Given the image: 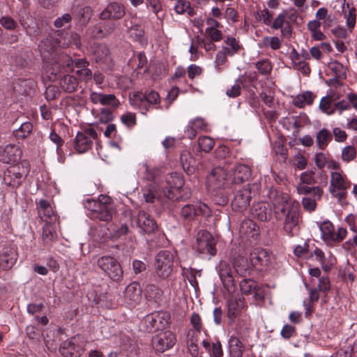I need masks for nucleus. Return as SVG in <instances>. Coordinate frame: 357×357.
Segmentation results:
<instances>
[{"instance_id":"obj_1","label":"nucleus","mask_w":357,"mask_h":357,"mask_svg":"<svg viewBox=\"0 0 357 357\" xmlns=\"http://www.w3.org/2000/svg\"><path fill=\"white\" fill-rule=\"evenodd\" d=\"M273 213L277 220L283 222V229L290 236L298 234L299 231L300 211L297 204L289 201V196L275 191L270 196Z\"/></svg>"},{"instance_id":"obj_2","label":"nucleus","mask_w":357,"mask_h":357,"mask_svg":"<svg viewBox=\"0 0 357 357\" xmlns=\"http://www.w3.org/2000/svg\"><path fill=\"white\" fill-rule=\"evenodd\" d=\"M96 264L112 281L119 282L123 280V271L116 258L105 255L97 259Z\"/></svg>"},{"instance_id":"obj_3","label":"nucleus","mask_w":357,"mask_h":357,"mask_svg":"<svg viewBox=\"0 0 357 357\" xmlns=\"http://www.w3.org/2000/svg\"><path fill=\"white\" fill-rule=\"evenodd\" d=\"M230 184V177L227 176V170L221 167L213 168L206 178V188L211 192L226 189Z\"/></svg>"},{"instance_id":"obj_4","label":"nucleus","mask_w":357,"mask_h":357,"mask_svg":"<svg viewBox=\"0 0 357 357\" xmlns=\"http://www.w3.org/2000/svg\"><path fill=\"white\" fill-rule=\"evenodd\" d=\"M174 263V256L169 250L159 252L155 257V271L158 277L162 279L168 278L172 271Z\"/></svg>"},{"instance_id":"obj_5","label":"nucleus","mask_w":357,"mask_h":357,"mask_svg":"<svg viewBox=\"0 0 357 357\" xmlns=\"http://www.w3.org/2000/svg\"><path fill=\"white\" fill-rule=\"evenodd\" d=\"M351 183L342 172H333L331 174L329 192L339 202L345 199L347 190L350 188Z\"/></svg>"},{"instance_id":"obj_6","label":"nucleus","mask_w":357,"mask_h":357,"mask_svg":"<svg viewBox=\"0 0 357 357\" xmlns=\"http://www.w3.org/2000/svg\"><path fill=\"white\" fill-rule=\"evenodd\" d=\"M184 184V180L180 174L173 172L165 177L161 183L162 194L172 200H178L180 190Z\"/></svg>"},{"instance_id":"obj_7","label":"nucleus","mask_w":357,"mask_h":357,"mask_svg":"<svg viewBox=\"0 0 357 357\" xmlns=\"http://www.w3.org/2000/svg\"><path fill=\"white\" fill-rule=\"evenodd\" d=\"M131 104L138 107L142 114H146L149 111L151 105H156L160 102V96L154 91H146L144 93L137 92L130 98Z\"/></svg>"},{"instance_id":"obj_8","label":"nucleus","mask_w":357,"mask_h":357,"mask_svg":"<svg viewBox=\"0 0 357 357\" xmlns=\"http://www.w3.org/2000/svg\"><path fill=\"white\" fill-rule=\"evenodd\" d=\"M216 241L213 236L206 230H200L197 234L195 249L199 254H207L213 256L216 254Z\"/></svg>"},{"instance_id":"obj_9","label":"nucleus","mask_w":357,"mask_h":357,"mask_svg":"<svg viewBox=\"0 0 357 357\" xmlns=\"http://www.w3.org/2000/svg\"><path fill=\"white\" fill-rule=\"evenodd\" d=\"M28 171L24 166L19 164L12 165L6 169L3 173L4 183L13 188L19 187Z\"/></svg>"},{"instance_id":"obj_10","label":"nucleus","mask_w":357,"mask_h":357,"mask_svg":"<svg viewBox=\"0 0 357 357\" xmlns=\"http://www.w3.org/2000/svg\"><path fill=\"white\" fill-rule=\"evenodd\" d=\"M181 218L185 221H192L197 216H208L211 214L209 207L202 202H197L195 204L184 205L180 212Z\"/></svg>"},{"instance_id":"obj_11","label":"nucleus","mask_w":357,"mask_h":357,"mask_svg":"<svg viewBox=\"0 0 357 357\" xmlns=\"http://www.w3.org/2000/svg\"><path fill=\"white\" fill-rule=\"evenodd\" d=\"M250 260L253 267L263 271L271 264L273 256L266 249L255 248L250 254Z\"/></svg>"},{"instance_id":"obj_12","label":"nucleus","mask_w":357,"mask_h":357,"mask_svg":"<svg viewBox=\"0 0 357 357\" xmlns=\"http://www.w3.org/2000/svg\"><path fill=\"white\" fill-rule=\"evenodd\" d=\"M176 335L170 331H162L152 339V345L155 352L163 353L176 344Z\"/></svg>"},{"instance_id":"obj_13","label":"nucleus","mask_w":357,"mask_h":357,"mask_svg":"<svg viewBox=\"0 0 357 357\" xmlns=\"http://www.w3.org/2000/svg\"><path fill=\"white\" fill-rule=\"evenodd\" d=\"M322 238L325 241L339 243L343 241L347 235V229L339 227L337 232L335 231L334 226L330 221H324L320 225Z\"/></svg>"},{"instance_id":"obj_14","label":"nucleus","mask_w":357,"mask_h":357,"mask_svg":"<svg viewBox=\"0 0 357 357\" xmlns=\"http://www.w3.org/2000/svg\"><path fill=\"white\" fill-rule=\"evenodd\" d=\"M125 15L126 9L123 4L118 2H112L100 13L99 18L102 20H119L122 19Z\"/></svg>"},{"instance_id":"obj_15","label":"nucleus","mask_w":357,"mask_h":357,"mask_svg":"<svg viewBox=\"0 0 357 357\" xmlns=\"http://www.w3.org/2000/svg\"><path fill=\"white\" fill-rule=\"evenodd\" d=\"M137 226L148 234H153L158 229V226L155 219L144 211H139L135 218Z\"/></svg>"},{"instance_id":"obj_16","label":"nucleus","mask_w":357,"mask_h":357,"mask_svg":"<svg viewBox=\"0 0 357 357\" xmlns=\"http://www.w3.org/2000/svg\"><path fill=\"white\" fill-rule=\"evenodd\" d=\"M100 197H102L104 200L102 201L101 204L97 208V211L94 213L92 218L109 222L112 219L113 215L115 213V209L112 204V199L102 195H100Z\"/></svg>"},{"instance_id":"obj_17","label":"nucleus","mask_w":357,"mask_h":357,"mask_svg":"<svg viewBox=\"0 0 357 357\" xmlns=\"http://www.w3.org/2000/svg\"><path fill=\"white\" fill-rule=\"evenodd\" d=\"M251 200V191L248 188L238 190L231 202L232 210L243 213L250 204Z\"/></svg>"},{"instance_id":"obj_18","label":"nucleus","mask_w":357,"mask_h":357,"mask_svg":"<svg viewBox=\"0 0 357 357\" xmlns=\"http://www.w3.org/2000/svg\"><path fill=\"white\" fill-rule=\"evenodd\" d=\"M22 153L19 146L8 144L4 147H0V161L8 164L15 163L20 160Z\"/></svg>"},{"instance_id":"obj_19","label":"nucleus","mask_w":357,"mask_h":357,"mask_svg":"<svg viewBox=\"0 0 357 357\" xmlns=\"http://www.w3.org/2000/svg\"><path fill=\"white\" fill-rule=\"evenodd\" d=\"M231 184H239L248 181L251 176V169L248 165L238 164L229 170Z\"/></svg>"},{"instance_id":"obj_20","label":"nucleus","mask_w":357,"mask_h":357,"mask_svg":"<svg viewBox=\"0 0 357 357\" xmlns=\"http://www.w3.org/2000/svg\"><path fill=\"white\" fill-rule=\"evenodd\" d=\"M219 275L224 287L229 294H233L236 291V284L232 271L229 264L222 263L219 270Z\"/></svg>"},{"instance_id":"obj_21","label":"nucleus","mask_w":357,"mask_h":357,"mask_svg":"<svg viewBox=\"0 0 357 357\" xmlns=\"http://www.w3.org/2000/svg\"><path fill=\"white\" fill-rule=\"evenodd\" d=\"M83 350L82 347L76 343L75 337L63 342L59 348V351L63 357H79Z\"/></svg>"},{"instance_id":"obj_22","label":"nucleus","mask_w":357,"mask_h":357,"mask_svg":"<svg viewBox=\"0 0 357 357\" xmlns=\"http://www.w3.org/2000/svg\"><path fill=\"white\" fill-rule=\"evenodd\" d=\"M253 217L261 222L269 220L272 215V208L267 202H260L255 203L251 208Z\"/></svg>"},{"instance_id":"obj_23","label":"nucleus","mask_w":357,"mask_h":357,"mask_svg":"<svg viewBox=\"0 0 357 357\" xmlns=\"http://www.w3.org/2000/svg\"><path fill=\"white\" fill-rule=\"evenodd\" d=\"M142 290L139 282L129 284L124 291V299L130 305L137 304L142 299Z\"/></svg>"},{"instance_id":"obj_24","label":"nucleus","mask_w":357,"mask_h":357,"mask_svg":"<svg viewBox=\"0 0 357 357\" xmlns=\"http://www.w3.org/2000/svg\"><path fill=\"white\" fill-rule=\"evenodd\" d=\"M94 59L100 65L109 66L112 58L108 47L104 43H98L93 47Z\"/></svg>"},{"instance_id":"obj_25","label":"nucleus","mask_w":357,"mask_h":357,"mask_svg":"<svg viewBox=\"0 0 357 357\" xmlns=\"http://www.w3.org/2000/svg\"><path fill=\"white\" fill-rule=\"evenodd\" d=\"M116 29V24L111 21L96 24L92 30L95 38H103L110 36Z\"/></svg>"},{"instance_id":"obj_26","label":"nucleus","mask_w":357,"mask_h":357,"mask_svg":"<svg viewBox=\"0 0 357 357\" xmlns=\"http://www.w3.org/2000/svg\"><path fill=\"white\" fill-rule=\"evenodd\" d=\"M37 206L39 215L46 223H52L56 220V215L47 200L40 199Z\"/></svg>"},{"instance_id":"obj_27","label":"nucleus","mask_w":357,"mask_h":357,"mask_svg":"<svg viewBox=\"0 0 357 357\" xmlns=\"http://www.w3.org/2000/svg\"><path fill=\"white\" fill-rule=\"evenodd\" d=\"M228 317L230 319L236 317L245 306L244 298L231 296L228 299Z\"/></svg>"},{"instance_id":"obj_28","label":"nucleus","mask_w":357,"mask_h":357,"mask_svg":"<svg viewBox=\"0 0 357 357\" xmlns=\"http://www.w3.org/2000/svg\"><path fill=\"white\" fill-rule=\"evenodd\" d=\"M56 44L55 39L50 36L40 42L38 49L44 59H49L50 56L53 54L55 51Z\"/></svg>"},{"instance_id":"obj_29","label":"nucleus","mask_w":357,"mask_h":357,"mask_svg":"<svg viewBox=\"0 0 357 357\" xmlns=\"http://www.w3.org/2000/svg\"><path fill=\"white\" fill-rule=\"evenodd\" d=\"M314 172H305L301 174V180L302 181L301 184H315L319 183V186L325 187L328 184V176L324 172H321L319 173V178L320 181L318 182L315 181L314 177L313 176Z\"/></svg>"},{"instance_id":"obj_30","label":"nucleus","mask_w":357,"mask_h":357,"mask_svg":"<svg viewBox=\"0 0 357 357\" xmlns=\"http://www.w3.org/2000/svg\"><path fill=\"white\" fill-rule=\"evenodd\" d=\"M234 268L236 273L241 277L250 275L252 271V264H250L248 259L243 256H237L233 261Z\"/></svg>"},{"instance_id":"obj_31","label":"nucleus","mask_w":357,"mask_h":357,"mask_svg":"<svg viewBox=\"0 0 357 357\" xmlns=\"http://www.w3.org/2000/svg\"><path fill=\"white\" fill-rule=\"evenodd\" d=\"M162 190L161 191L155 183L148 184L143 190V197L147 203H154L155 199H160Z\"/></svg>"},{"instance_id":"obj_32","label":"nucleus","mask_w":357,"mask_h":357,"mask_svg":"<svg viewBox=\"0 0 357 357\" xmlns=\"http://www.w3.org/2000/svg\"><path fill=\"white\" fill-rule=\"evenodd\" d=\"M92 145L91 139L84 132H78L75 139V149L79 153L87 151Z\"/></svg>"},{"instance_id":"obj_33","label":"nucleus","mask_w":357,"mask_h":357,"mask_svg":"<svg viewBox=\"0 0 357 357\" xmlns=\"http://www.w3.org/2000/svg\"><path fill=\"white\" fill-rule=\"evenodd\" d=\"M57 234L54 226L51 223H46L43 227L42 238L43 245L46 247L51 246L56 240Z\"/></svg>"},{"instance_id":"obj_34","label":"nucleus","mask_w":357,"mask_h":357,"mask_svg":"<svg viewBox=\"0 0 357 357\" xmlns=\"http://www.w3.org/2000/svg\"><path fill=\"white\" fill-rule=\"evenodd\" d=\"M180 160L183 169L188 174H191L195 169V160L188 151H183L180 155Z\"/></svg>"},{"instance_id":"obj_35","label":"nucleus","mask_w":357,"mask_h":357,"mask_svg":"<svg viewBox=\"0 0 357 357\" xmlns=\"http://www.w3.org/2000/svg\"><path fill=\"white\" fill-rule=\"evenodd\" d=\"M79 82L75 77L73 75H64L60 79V86L61 89L66 93L75 92L78 86Z\"/></svg>"},{"instance_id":"obj_36","label":"nucleus","mask_w":357,"mask_h":357,"mask_svg":"<svg viewBox=\"0 0 357 357\" xmlns=\"http://www.w3.org/2000/svg\"><path fill=\"white\" fill-rule=\"evenodd\" d=\"M229 349L231 357H242L245 350L243 344L235 336L229 338Z\"/></svg>"},{"instance_id":"obj_37","label":"nucleus","mask_w":357,"mask_h":357,"mask_svg":"<svg viewBox=\"0 0 357 357\" xmlns=\"http://www.w3.org/2000/svg\"><path fill=\"white\" fill-rule=\"evenodd\" d=\"M332 139V133L326 128H322L316 135V142L318 148L321 150H324Z\"/></svg>"},{"instance_id":"obj_38","label":"nucleus","mask_w":357,"mask_h":357,"mask_svg":"<svg viewBox=\"0 0 357 357\" xmlns=\"http://www.w3.org/2000/svg\"><path fill=\"white\" fill-rule=\"evenodd\" d=\"M321 186L310 187L304 184H299L297 187V191L300 195H309L321 199L324 192Z\"/></svg>"},{"instance_id":"obj_39","label":"nucleus","mask_w":357,"mask_h":357,"mask_svg":"<svg viewBox=\"0 0 357 357\" xmlns=\"http://www.w3.org/2000/svg\"><path fill=\"white\" fill-rule=\"evenodd\" d=\"M257 229L258 227L253 220L245 219L240 225L239 231L242 234L253 237L257 235Z\"/></svg>"},{"instance_id":"obj_40","label":"nucleus","mask_w":357,"mask_h":357,"mask_svg":"<svg viewBox=\"0 0 357 357\" xmlns=\"http://www.w3.org/2000/svg\"><path fill=\"white\" fill-rule=\"evenodd\" d=\"M314 95L310 91H306L303 94L296 96L293 99V104L299 108L304 107L306 105H310L312 104L314 98Z\"/></svg>"},{"instance_id":"obj_41","label":"nucleus","mask_w":357,"mask_h":357,"mask_svg":"<svg viewBox=\"0 0 357 357\" xmlns=\"http://www.w3.org/2000/svg\"><path fill=\"white\" fill-rule=\"evenodd\" d=\"M199 151H202L205 153L210 152L215 145V142L213 138L208 136H201L197 140Z\"/></svg>"},{"instance_id":"obj_42","label":"nucleus","mask_w":357,"mask_h":357,"mask_svg":"<svg viewBox=\"0 0 357 357\" xmlns=\"http://www.w3.org/2000/svg\"><path fill=\"white\" fill-rule=\"evenodd\" d=\"M156 320L155 312L148 314L144 318L143 324L147 333H153L158 331Z\"/></svg>"},{"instance_id":"obj_43","label":"nucleus","mask_w":357,"mask_h":357,"mask_svg":"<svg viewBox=\"0 0 357 357\" xmlns=\"http://www.w3.org/2000/svg\"><path fill=\"white\" fill-rule=\"evenodd\" d=\"M328 66L335 73L336 77L346 78L347 68L337 61L330 62Z\"/></svg>"},{"instance_id":"obj_44","label":"nucleus","mask_w":357,"mask_h":357,"mask_svg":"<svg viewBox=\"0 0 357 357\" xmlns=\"http://www.w3.org/2000/svg\"><path fill=\"white\" fill-rule=\"evenodd\" d=\"M241 291L244 294H250L257 291V285L256 282L251 279H243L240 282Z\"/></svg>"},{"instance_id":"obj_45","label":"nucleus","mask_w":357,"mask_h":357,"mask_svg":"<svg viewBox=\"0 0 357 357\" xmlns=\"http://www.w3.org/2000/svg\"><path fill=\"white\" fill-rule=\"evenodd\" d=\"M15 262L13 256L5 252L0 254V270H8L13 267Z\"/></svg>"},{"instance_id":"obj_46","label":"nucleus","mask_w":357,"mask_h":357,"mask_svg":"<svg viewBox=\"0 0 357 357\" xmlns=\"http://www.w3.org/2000/svg\"><path fill=\"white\" fill-rule=\"evenodd\" d=\"M21 24L26 30L27 35L31 37H38L40 36L42 33L41 29L39 27L38 24H37L35 21H31V23L28 25H26V24L24 22H21Z\"/></svg>"},{"instance_id":"obj_47","label":"nucleus","mask_w":357,"mask_h":357,"mask_svg":"<svg viewBox=\"0 0 357 357\" xmlns=\"http://www.w3.org/2000/svg\"><path fill=\"white\" fill-rule=\"evenodd\" d=\"M32 128L33 126L30 122H25L14 131V135L17 138L24 139L31 133Z\"/></svg>"},{"instance_id":"obj_48","label":"nucleus","mask_w":357,"mask_h":357,"mask_svg":"<svg viewBox=\"0 0 357 357\" xmlns=\"http://www.w3.org/2000/svg\"><path fill=\"white\" fill-rule=\"evenodd\" d=\"M156 315V325L158 326V331L162 330L167 326L169 321V315L165 312H155Z\"/></svg>"},{"instance_id":"obj_49","label":"nucleus","mask_w":357,"mask_h":357,"mask_svg":"<svg viewBox=\"0 0 357 357\" xmlns=\"http://www.w3.org/2000/svg\"><path fill=\"white\" fill-rule=\"evenodd\" d=\"M34 85L35 83L33 80L24 79L20 81L18 84L17 88H19V89H17V91H18L19 93L28 96L30 95Z\"/></svg>"},{"instance_id":"obj_50","label":"nucleus","mask_w":357,"mask_h":357,"mask_svg":"<svg viewBox=\"0 0 357 357\" xmlns=\"http://www.w3.org/2000/svg\"><path fill=\"white\" fill-rule=\"evenodd\" d=\"M255 67L262 75H268L272 70L271 63L268 59H263L256 63Z\"/></svg>"},{"instance_id":"obj_51","label":"nucleus","mask_w":357,"mask_h":357,"mask_svg":"<svg viewBox=\"0 0 357 357\" xmlns=\"http://www.w3.org/2000/svg\"><path fill=\"white\" fill-rule=\"evenodd\" d=\"M103 200L102 197H100V195L98 201L93 199H87L84 202V207L91 211V218L93 216L94 213H96L97 208H98Z\"/></svg>"},{"instance_id":"obj_52","label":"nucleus","mask_w":357,"mask_h":357,"mask_svg":"<svg viewBox=\"0 0 357 357\" xmlns=\"http://www.w3.org/2000/svg\"><path fill=\"white\" fill-rule=\"evenodd\" d=\"M102 105H109L116 108L120 105L119 101L114 94H102L101 98Z\"/></svg>"},{"instance_id":"obj_53","label":"nucleus","mask_w":357,"mask_h":357,"mask_svg":"<svg viewBox=\"0 0 357 357\" xmlns=\"http://www.w3.org/2000/svg\"><path fill=\"white\" fill-rule=\"evenodd\" d=\"M356 149L352 146H345L342 151V159L343 161L349 162L356 158Z\"/></svg>"},{"instance_id":"obj_54","label":"nucleus","mask_w":357,"mask_h":357,"mask_svg":"<svg viewBox=\"0 0 357 357\" xmlns=\"http://www.w3.org/2000/svg\"><path fill=\"white\" fill-rule=\"evenodd\" d=\"M0 24L7 30L13 31L17 26V22L10 16H3L0 18Z\"/></svg>"},{"instance_id":"obj_55","label":"nucleus","mask_w":357,"mask_h":357,"mask_svg":"<svg viewBox=\"0 0 357 357\" xmlns=\"http://www.w3.org/2000/svg\"><path fill=\"white\" fill-rule=\"evenodd\" d=\"M319 200L317 197H305L302 199L303 208L310 212L315 210L317 207V201Z\"/></svg>"},{"instance_id":"obj_56","label":"nucleus","mask_w":357,"mask_h":357,"mask_svg":"<svg viewBox=\"0 0 357 357\" xmlns=\"http://www.w3.org/2000/svg\"><path fill=\"white\" fill-rule=\"evenodd\" d=\"M147 296L151 298H160L162 291L154 284H148L146 287Z\"/></svg>"},{"instance_id":"obj_57","label":"nucleus","mask_w":357,"mask_h":357,"mask_svg":"<svg viewBox=\"0 0 357 357\" xmlns=\"http://www.w3.org/2000/svg\"><path fill=\"white\" fill-rule=\"evenodd\" d=\"M354 348L351 346L340 348L330 357H351Z\"/></svg>"},{"instance_id":"obj_58","label":"nucleus","mask_w":357,"mask_h":357,"mask_svg":"<svg viewBox=\"0 0 357 357\" xmlns=\"http://www.w3.org/2000/svg\"><path fill=\"white\" fill-rule=\"evenodd\" d=\"M78 15L80 20H82L84 23L88 22L92 16L91 8L89 6L81 8L79 10Z\"/></svg>"},{"instance_id":"obj_59","label":"nucleus","mask_w":357,"mask_h":357,"mask_svg":"<svg viewBox=\"0 0 357 357\" xmlns=\"http://www.w3.org/2000/svg\"><path fill=\"white\" fill-rule=\"evenodd\" d=\"M332 102V98L329 96H325L323 97L320 101L319 103V108L323 111L324 112H326L329 114H332L334 113V110H332L331 112H328V110L330 109L331 105Z\"/></svg>"},{"instance_id":"obj_60","label":"nucleus","mask_w":357,"mask_h":357,"mask_svg":"<svg viewBox=\"0 0 357 357\" xmlns=\"http://www.w3.org/2000/svg\"><path fill=\"white\" fill-rule=\"evenodd\" d=\"M190 8V3L185 0H178L174 6V10L178 14H183Z\"/></svg>"},{"instance_id":"obj_61","label":"nucleus","mask_w":357,"mask_h":357,"mask_svg":"<svg viewBox=\"0 0 357 357\" xmlns=\"http://www.w3.org/2000/svg\"><path fill=\"white\" fill-rule=\"evenodd\" d=\"M263 43L264 45H270L273 50H278L281 46V43L278 37H264L263 38Z\"/></svg>"},{"instance_id":"obj_62","label":"nucleus","mask_w":357,"mask_h":357,"mask_svg":"<svg viewBox=\"0 0 357 357\" xmlns=\"http://www.w3.org/2000/svg\"><path fill=\"white\" fill-rule=\"evenodd\" d=\"M258 17H257V19L262 20L263 22L266 25H271L272 19H273V14L268 11L267 8H264L261 11V13H257Z\"/></svg>"},{"instance_id":"obj_63","label":"nucleus","mask_w":357,"mask_h":357,"mask_svg":"<svg viewBox=\"0 0 357 357\" xmlns=\"http://www.w3.org/2000/svg\"><path fill=\"white\" fill-rule=\"evenodd\" d=\"M318 291L326 293L331 289V283L328 277H321L319 280Z\"/></svg>"},{"instance_id":"obj_64","label":"nucleus","mask_w":357,"mask_h":357,"mask_svg":"<svg viewBox=\"0 0 357 357\" xmlns=\"http://www.w3.org/2000/svg\"><path fill=\"white\" fill-rule=\"evenodd\" d=\"M346 222L354 232L357 233V214H349L345 218Z\"/></svg>"}]
</instances>
